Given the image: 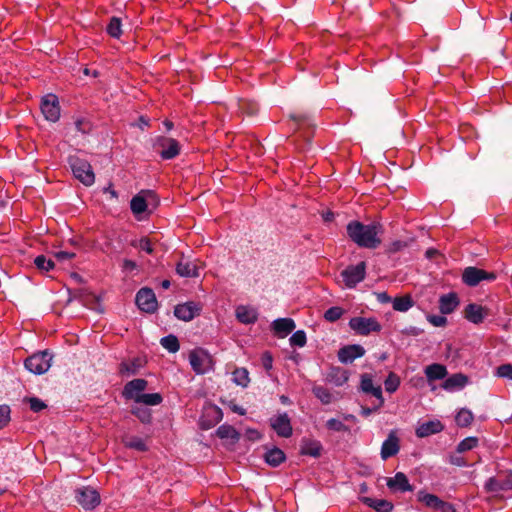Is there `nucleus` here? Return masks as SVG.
<instances>
[{
  "instance_id": "f257e3e1",
  "label": "nucleus",
  "mask_w": 512,
  "mask_h": 512,
  "mask_svg": "<svg viewBox=\"0 0 512 512\" xmlns=\"http://www.w3.org/2000/svg\"><path fill=\"white\" fill-rule=\"evenodd\" d=\"M382 233V226L379 223L368 225L360 221H351L347 224V235L359 247L375 249L381 244L379 234Z\"/></svg>"
},
{
  "instance_id": "f03ea898",
  "label": "nucleus",
  "mask_w": 512,
  "mask_h": 512,
  "mask_svg": "<svg viewBox=\"0 0 512 512\" xmlns=\"http://www.w3.org/2000/svg\"><path fill=\"white\" fill-rule=\"evenodd\" d=\"M484 489L493 498L503 499L505 493L512 492V471H501L490 477L485 482Z\"/></svg>"
},
{
  "instance_id": "7ed1b4c3",
  "label": "nucleus",
  "mask_w": 512,
  "mask_h": 512,
  "mask_svg": "<svg viewBox=\"0 0 512 512\" xmlns=\"http://www.w3.org/2000/svg\"><path fill=\"white\" fill-rule=\"evenodd\" d=\"M153 148L163 160L174 159L181 152V145L178 140L162 135L153 139Z\"/></svg>"
},
{
  "instance_id": "20e7f679",
  "label": "nucleus",
  "mask_w": 512,
  "mask_h": 512,
  "mask_svg": "<svg viewBox=\"0 0 512 512\" xmlns=\"http://www.w3.org/2000/svg\"><path fill=\"white\" fill-rule=\"evenodd\" d=\"M159 204V198L156 193L152 190H141L136 194L130 202V208L132 213L139 218L141 214L148 210L149 206L153 208Z\"/></svg>"
},
{
  "instance_id": "39448f33",
  "label": "nucleus",
  "mask_w": 512,
  "mask_h": 512,
  "mask_svg": "<svg viewBox=\"0 0 512 512\" xmlns=\"http://www.w3.org/2000/svg\"><path fill=\"white\" fill-rule=\"evenodd\" d=\"M189 362L197 374H205L213 370V357L203 348H196L189 353Z\"/></svg>"
},
{
  "instance_id": "423d86ee",
  "label": "nucleus",
  "mask_w": 512,
  "mask_h": 512,
  "mask_svg": "<svg viewBox=\"0 0 512 512\" xmlns=\"http://www.w3.org/2000/svg\"><path fill=\"white\" fill-rule=\"evenodd\" d=\"M70 166L74 176L84 185L90 186L95 181V176L91 165L83 159L71 158Z\"/></svg>"
},
{
  "instance_id": "0eeeda50",
  "label": "nucleus",
  "mask_w": 512,
  "mask_h": 512,
  "mask_svg": "<svg viewBox=\"0 0 512 512\" xmlns=\"http://www.w3.org/2000/svg\"><path fill=\"white\" fill-rule=\"evenodd\" d=\"M350 328L358 335L367 336L372 332H380L381 324L375 318L353 317L349 321Z\"/></svg>"
},
{
  "instance_id": "6e6552de",
  "label": "nucleus",
  "mask_w": 512,
  "mask_h": 512,
  "mask_svg": "<svg viewBox=\"0 0 512 512\" xmlns=\"http://www.w3.org/2000/svg\"><path fill=\"white\" fill-rule=\"evenodd\" d=\"M366 276V263L359 262L357 265H350L341 272V277L345 286L348 288L355 287L363 281Z\"/></svg>"
},
{
  "instance_id": "1a4fd4ad",
  "label": "nucleus",
  "mask_w": 512,
  "mask_h": 512,
  "mask_svg": "<svg viewBox=\"0 0 512 512\" xmlns=\"http://www.w3.org/2000/svg\"><path fill=\"white\" fill-rule=\"evenodd\" d=\"M51 359V355L47 351H43L28 357L25 360L24 365L34 374H43L50 368Z\"/></svg>"
},
{
  "instance_id": "9d476101",
  "label": "nucleus",
  "mask_w": 512,
  "mask_h": 512,
  "mask_svg": "<svg viewBox=\"0 0 512 512\" xmlns=\"http://www.w3.org/2000/svg\"><path fill=\"white\" fill-rule=\"evenodd\" d=\"M496 279V275L493 272H487L477 267H467L462 273V281L468 286H476L483 280L493 281Z\"/></svg>"
},
{
  "instance_id": "9b49d317",
  "label": "nucleus",
  "mask_w": 512,
  "mask_h": 512,
  "mask_svg": "<svg viewBox=\"0 0 512 512\" xmlns=\"http://www.w3.org/2000/svg\"><path fill=\"white\" fill-rule=\"evenodd\" d=\"M291 120L295 123V130L306 141H310L314 135L315 126L309 116L302 113H294L290 115Z\"/></svg>"
},
{
  "instance_id": "f8f14e48",
  "label": "nucleus",
  "mask_w": 512,
  "mask_h": 512,
  "mask_svg": "<svg viewBox=\"0 0 512 512\" xmlns=\"http://www.w3.org/2000/svg\"><path fill=\"white\" fill-rule=\"evenodd\" d=\"M75 497L84 509H94L100 503V495L92 487L78 488L75 491Z\"/></svg>"
},
{
  "instance_id": "ddd939ff",
  "label": "nucleus",
  "mask_w": 512,
  "mask_h": 512,
  "mask_svg": "<svg viewBox=\"0 0 512 512\" xmlns=\"http://www.w3.org/2000/svg\"><path fill=\"white\" fill-rule=\"evenodd\" d=\"M41 111L46 120L56 122L60 118V105L56 95L47 94L41 100Z\"/></svg>"
},
{
  "instance_id": "4468645a",
  "label": "nucleus",
  "mask_w": 512,
  "mask_h": 512,
  "mask_svg": "<svg viewBox=\"0 0 512 512\" xmlns=\"http://www.w3.org/2000/svg\"><path fill=\"white\" fill-rule=\"evenodd\" d=\"M135 301L138 308L144 312L153 313L157 309V300L150 288H141L136 294Z\"/></svg>"
},
{
  "instance_id": "2eb2a0df",
  "label": "nucleus",
  "mask_w": 512,
  "mask_h": 512,
  "mask_svg": "<svg viewBox=\"0 0 512 512\" xmlns=\"http://www.w3.org/2000/svg\"><path fill=\"white\" fill-rule=\"evenodd\" d=\"M202 311V305L198 302L189 301L183 304H178L174 308V315L182 321H191L195 316H198Z\"/></svg>"
},
{
  "instance_id": "dca6fc26",
  "label": "nucleus",
  "mask_w": 512,
  "mask_h": 512,
  "mask_svg": "<svg viewBox=\"0 0 512 512\" xmlns=\"http://www.w3.org/2000/svg\"><path fill=\"white\" fill-rule=\"evenodd\" d=\"M270 425L278 436L289 438L292 433V425L287 413H282L270 419Z\"/></svg>"
},
{
  "instance_id": "f3484780",
  "label": "nucleus",
  "mask_w": 512,
  "mask_h": 512,
  "mask_svg": "<svg viewBox=\"0 0 512 512\" xmlns=\"http://www.w3.org/2000/svg\"><path fill=\"white\" fill-rule=\"evenodd\" d=\"M386 485L393 493H405L413 491L408 477L403 472H397L393 477L387 478Z\"/></svg>"
},
{
  "instance_id": "a211bd4d",
  "label": "nucleus",
  "mask_w": 512,
  "mask_h": 512,
  "mask_svg": "<svg viewBox=\"0 0 512 512\" xmlns=\"http://www.w3.org/2000/svg\"><path fill=\"white\" fill-rule=\"evenodd\" d=\"M148 382L145 379L138 378L127 382L123 388L122 396L127 400H134L141 396L143 391L147 388Z\"/></svg>"
},
{
  "instance_id": "6ab92c4d",
  "label": "nucleus",
  "mask_w": 512,
  "mask_h": 512,
  "mask_svg": "<svg viewBox=\"0 0 512 512\" xmlns=\"http://www.w3.org/2000/svg\"><path fill=\"white\" fill-rule=\"evenodd\" d=\"M360 388L364 393L371 394L378 400V407H382L384 405L382 388L380 385L375 386L373 384V379L370 374L364 373L361 375Z\"/></svg>"
},
{
  "instance_id": "aec40b11",
  "label": "nucleus",
  "mask_w": 512,
  "mask_h": 512,
  "mask_svg": "<svg viewBox=\"0 0 512 512\" xmlns=\"http://www.w3.org/2000/svg\"><path fill=\"white\" fill-rule=\"evenodd\" d=\"M489 315V309L479 304L470 303L464 309V317L473 324H481Z\"/></svg>"
},
{
  "instance_id": "412c9836",
  "label": "nucleus",
  "mask_w": 512,
  "mask_h": 512,
  "mask_svg": "<svg viewBox=\"0 0 512 512\" xmlns=\"http://www.w3.org/2000/svg\"><path fill=\"white\" fill-rule=\"evenodd\" d=\"M400 450V440L395 430L391 431L381 447V458L387 460L395 456Z\"/></svg>"
},
{
  "instance_id": "4be33fe9",
  "label": "nucleus",
  "mask_w": 512,
  "mask_h": 512,
  "mask_svg": "<svg viewBox=\"0 0 512 512\" xmlns=\"http://www.w3.org/2000/svg\"><path fill=\"white\" fill-rule=\"evenodd\" d=\"M365 354V349L358 344L346 345L339 349L338 359L342 363H351L356 358L362 357Z\"/></svg>"
},
{
  "instance_id": "5701e85b",
  "label": "nucleus",
  "mask_w": 512,
  "mask_h": 512,
  "mask_svg": "<svg viewBox=\"0 0 512 512\" xmlns=\"http://www.w3.org/2000/svg\"><path fill=\"white\" fill-rule=\"evenodd\" d=\"M295 329V322L291 318H279L272 322V330L279 338H284Z\"/></svg>"
},
{
  "instance_id": "b1692460",
  "label": "nucleus",
  "mask_w": 512,
  "mask_h": 512,
  "mask_svg": "<svg viewBox=\"0 0 512 512\" xmlns=\"http://www.w3.org/2000/svg\"><path fill=\"white\" fill-rule=\"evenodd\" d=\"M144 361L139 358H133L131 360L122 361L118 367V373L121 376L135 375L144 366Z\"/></svg>"
},
{
  "instance_id": "393cba45",
  "label": "nucleus",
  "mask_w": 512,
  "mask_h": 512,
  "mask_svg": "<svg viewBox=\"0 0 512 512\" xmlns=\"http://www.w3.org/2000/svg\"><path fill=\"white\" fill-rule=\"evenodd\" d=\"M199 266L195 261L182 258L176 265V272L181 277H198Z\"/></svg>"
},
{
  "instance_id": "a878e982",
  "label": "nucleus",
  "mask_w": 512,
  "mask_h": 512,
  "mask_svg": "<svg viewBox=\"0 0 512 512\" xmlns=\"http://www.w3.org/2000/svg\"><path fill=\"white\" fill-rule=\"evenodd\" d=\"M443 429L444 425L439 420L427 421L425 423H422L416 429V435L419 438H424L433 434L440 433L441 431H443Z\"/></svg>"
},
{
  "instance_id": "bb28decb",
  "label": "nucleus",
  "mask_w": 512,
  "mask_h": 512,
  "mask_svg": "<svg viewBox=\"0 0 512 512\" xmlns=\"http://www.w3.org/2000/svg\"><path fill=\"white\" fill-rule=\"evenodd\" d=\"M459 305V299L456 293L444 294L439 299V310L442 314L452 313Z\"/></svg>"
},
{
  "instance_id": "cd10ccee",
  "label": "nucleus",
  "mask_w": 512,
  "mask_h": 512,
  "mask_svg": "<svg viewBox=\"0 0 512 512\" xmlns=\"http://www.w3.org/2000/svg\"><path fill=\"white\" fill-rule=\"evenodd\" d=\"M204 417H210L211 419L205 420L203 418L201 420V428L209 429L218 424L222 420L223 413L222 410L217 406H212L206 410Z\"/></svg>"
},
{
  "instance_id": "c85d7f7f",
  "label": "nucleus",
  "mask_w": 512,
  "mask_h": 512,
  "mask_svg": "<svg viewBox=\"0 0 512 512\" xmlns=\"http://www.w3.org/2000/svg\"><path fill=\"white\" fill-rule=\"evenodd\" d=\"M349 375L346 370L341 367H332L327 373V381L336 386H342L348 381Z\"/></svg>"
},
{
  "instance_id": "c756f323",
  "label": "nucleus",
  "mask_w": 512,
  "mask_h": 512,
  "mask_svg": "<svg viewBox=\"0 0 512 512\" xmlns=\"http://www.w3.org/2000/svg\"><path fill=\"white\" fill-rule=\"evenodd\" d=\"M468 382L467 376L457 373L453 374L452 376L448 377L442 384V387L445 390L453 391L456 389L463 388Z\"/></svg>"
},
{
  "instance_id": "7c9ffc66",
  "label": "nucleus",
  "mask_w": 512,
  "mask_h": 512,
  "mask_svg": "<svg viewBox=\"0 0 512 512\" xmlns=\"http://www.w3.org/2000/svg\"><path fill=\"white\" fill-rule=\"evenodd\" d=\"M447 373V368L444 365L438 363L428 365L425 368V375L428 381L444 379Z\"/></svg>"
},
{
  "instance_id": "2f4dec72",
  "label": "nucleus",
  "mask_w": 512,
  "mask_h": 512,
  "mask_svg": "<svg viewBox=\"0 0 512 512\" xmlns=\"http://www.w3.org/2000/svg\"><path fill=\"white\" fill-rule=\"evenodd\" d=\"M236 317L243 324H252L257 320V313L254 309L246 306H238L236 308Z\"/></svg>"
},
{
  "instance_id": "473e14b6",
  "label": "nucleus",
  "mask_w": 512,
  "mask_h": 512,
  "mask_svg": "<svg viewBox=\"0 0 512 512\" xmlns=\"http://www.w3.org/2000/svg\"><path fill=\"white\" fill-rule=\"evenodd\" d=\"M322 445L317 440H304L301 446V454L319 457L321 455Z\"/></svg>"
},
{
  "instance_id": "72a5a7b5",
  "label": "nucleus",
  "mask_w": 512,
  "mask_h": 512,
  "mask_svg": "<svg viewBox=\"0 0 512 512\" xmlns=\"http://www.w3.org/2000/svg\"><path fill=\"white\" fill-rule=\"evenodd\" d=\"M363 503L374 508L377 512H391L393 504L387 500H376L369 497L363 498Z\"/></svg>"
},
{
  "instance_id": "f704fd0d",
  "label": "nucleus",
  "mask_w": 512,
  "mask_h": 512,
  "mask_svg": "<svg viewBox=\"0 0 512 512\" xmlns=\"http://www.w3.org/2000/svg\"><path fill=\"white\" fill-rule=\"evenodd\" d=\"M265 461L273 467L279 466L286 459L284 452L279 448H273L265 453Z\"/></svg>"
},
{
  "instance_id": "c9c22d12",
  "label": "nucleus",
  "mask_w": 512,
  "mask_h": 512,
  "mask_svg": "<svg viewBox=\"0 0 512 512\" xmlns=\"http://www.w3.org/2000/svg\"><path fill=\"white\" fill-rule=\"evenodd\" d=\"M122 442L126 448L134 449L140 452H145L148 450V446L144 440L137 436L124 437Z\"/></svg>"
},
{
  "instance_id": "e433bc0d",
  "label": "nucleus",
  "mask_w": 512,
  "mask_h": 512,
  "mask_svg": "<svg viewBox=\"0 0 512 512\" xmlns=\"http://www.w3.org/2000/svg\"><path fill=\"white\" fill-rule=\"evenodd\" d=\"M232 381L243 388H246L250 383L249 372L246 368H236L232 372Z\"/></svg>"
},
{
  "instance_id": "4c0bfd02",
  "label": "nucleus",
  "mask_w": 512,
  "mask_h": 512,
  "mask_svg": "<svg viewBox=\"0 0 512 512\" xmlns=\"http://www.w3.org/2000/svg\"><path fill=\"white\" fill-rule=\"evenodd\" d=\"M216 434L221 439H232L233 441H238L240 438V434L237 432V430L228 424L219 426Z\"/></svg>"
},
{
  "instance_id": "58836bf2",
  "label": "nucleus",
  "mask_w": 512,
  "mask_h": 512,
  "mask_svg": "<svg viewBox=\"0 0 512 512\" xmlns=\"http://www.w3.org/2000/svg\"><path fill=\"white\" fill-rule=\"evenodd\" d=\"M414 301L410 295L396 297L393 300V309L399 312H406L413 307Z\"/></svg>"
},
{
  "instance_id": "ea45409f",
  "label": "nucleus",
  "mask_w": 512,
  "mask_h": 512,
  "mask_svg": "<svg viewBox=\"0 0 512 512\" xmlns=\"http://www.w3.org/2000/svg\"><path fill=\"white\" fill-rule=\"evenodd\" d=\"M106 32L110 37L119 39L122 35V23L119 17H112L106 27Z\"/></svg>"
},
{
  "instance_id": "a19ab883",
  "label": "nucleus",
  "mask_w": 512,
  "mask_h": 512,
  "mask_svg": "<svg viewBox=\"0 0 512 512\" xmlns=\"http://www.w3.org/2000/svg\"><path fill=\"white\" fill-rule=\"evenodd\" d=\"M163 397L160 393L142 394L136 398V403H142L148 406H156L161 404Z\"/></svg>"
},
{
  "instance_id": "79ce46f5",
  "label": "nucleus",
  "mask_w": 512,
  "mask_h": 512,
  "mask_svg": "<svg viewBox=\"0 0 512 512\" xmlns=\"http://www.w3.org/2000/svg\"><path fill=\"white\" fill-rule=\"evenodd\" d=\"M474 420L472 412L468 409L462 408L456 415L455 421L459 427H468Z\"/></svg>"
},
{
  "instance_id": "37998d69",
  "label": "nucleus",
  "mask_w": 512,
  "mask_h": 512,
  "mask_svg": "<svg viewBox=\"0 0 512 512\" xmlns=\"http://www.w3.org/2000/svg\"><path fill=\"white\" fill-rule=\"evenodd\" d=\"M160 344L171 353H176L180 349L178 338L172 334L161 338Z\"/></svg>"
},
{
  "instance_id": "c03bdc74",
  "label": "nucleus",
  "mask_w": 512,
  "mask_h": 512,
  "mask_svg": "<svg viewBox=\"0 0 512 512\" xmlns=\"http://www.w3.org/2000/svg\"><path fill=\"white\" fill-rule=\"evenodd\" d=\"M417 499L419 502L423 503L426 507L434 510L440 498L434 494H429L424 491H419L417 494Z\"/></svg>"
},
{
  "instance_id": "a18cd8bd",
  "label": "nucleus",
  "mask_w": 512,
  "mask_h": 512,
  "mask_svg": "<svg viewBox=\"0 0 512 512\" xmlns=\"http://www.w3.org/2000/svg\"><path fill=\"white\" fill-rule=\"evenodd\" d=\"M312 392L323 404H329L332 401V394L323 386H314Z\"/></svg>"
},
{
  "instance_id": "49530a36",
  "label": "nucleus",
  "mask_w": 512,
  "mask_h": 512,
  "mask_svg": "<svg viewBox=\"0 0 512 512\" xmlns=\"http://www.w3.org/2000/svg\"><path fill=\"white\" fill-rule=\"evenodd\" d=\"M384 385L387 392L394 393L400 386V377L396 373L390 372L384 381Z\"/></svg>"
},
{
  "instance_id": "de8ad7c7",
  "label": "nucleus",
  "mask_w": 512,
  "mask_h": 512,
  "mask_svg": "<svg viewBox=\"0 0 512 512\" xmlns=\"http://www.w3.org/2000/svg\"><path fill=\"white\" fill-rule=\"evenodd\" d=\"M131 413L144 424H148L152 420L151 411L148 408L133 407Z\"/></svg>"
},
{
  "instance_id": "09e8293b",
  "label": "nucleus",
  "mask_w": 512,
  "mask_h": 512,
  "mask_svg": "<svg viewBox=\"0 0 512 512\" xmlns=\"http://www.w3.org/2000/svg\"><path fill=\"white\" fill-rule=\"evenodd\" d=\"M344 314V309L339 306H333L327 309L324 313V319L328 322H336Z\"/></svg>"
},
{
  "instance_id": "8fccbe9b",
  "label": "nucleus",
  "mask_w": 512,
  "mask_h": 512,
  "mask_svg": "<svg viewBox=\"0 0 512 512\" xmlns=\"http://www.w3.org/2000/svg\"><path fill=\"white\" fill-rule=\"evenodd\" d=\"M34 264L37 269L41 271H50L54 268V262L51 259H47L44 255H39L35 258Z\"/></svg>"
},
{
  "instance_id": "3c124183",
  "label": "nucleus",
  "mask_w": 512,
  "mask_h": 512,
  "mask_svg": "<svg viewBox=\"0 0 512 512\" xmlns=\"http://www.w3.org/2000/svg\"><path fill=\"white\" fill-rule=\"evenodd\" d=\"M478 444L476 437H467L463 439L457 446V452L463 453L474 449Z\"/></svg>"
},
{
  "instance_id": "603ef678",
  "label": "nucleus",
  "mask_w": 512,
  "mask_h": 512,
  "mask_svg": "<svg viewBox=\"0 0 512 512\" xmlns=\"http://www.w3.org/2000/svg\"><path fill=\"white\" fill-rule=\"evenodd\" d=\"M131 245L139 248L142 251H145L148 254H153L154 252L152 242L148 237H142L138 241H133Z\"/></svg>"
},
{
  "instance_id": "864d4df0",
  "label": "nucleus",
  "mask_w": 512,
  "mask_h": 512,
  "mask_svg": "<svg viewBox=\"0 0 512 512\" xmlns=\"http://www.w3.org/2000/svg\"><path fill=\"white\" fill-rule=\"evenodd\" d=\"M306 342H307V338H306V334L303 330L296 331L290 337V344L292 346L303 347L306 345Z\"/></svg>"
},
{
  "instance_id": "5fc2aeb1",
  "label": "nucleus",
  "mask_w": 512,
  "mask_h": 512,
  "mask_svg": "<svg viewBox=\"0 0 512 512\" xmlns=\"http://www.w3.org/2000/svg\"><path fill=\"white\" fill-rule=\"evenodd\" d=\"M28 402H29V405H30V409L33 412H40V411L44 410L47 407V405L41 399H39L37 397L29 398Z\"/></svg>"
},
{
  "instance_id": "6e6d98bb",
  "label": "nucleus",
  "mask_w": 512,
  "mask_h": 512,
  "mask_svg": "<svg viewBox=\"0 0 512 512\" xmlns=\"http://www.w3.org/2000/svg\"><path fill=\"white\" fill-rule=\"evenodd\" d=\"M326 426L328 429L330 430H333V431H337V432H341V431H346L347 430V427L344 423H342L340 420H337V419H329L327 422H326Z\"/></svg>"
},
{
  "instance_id": "4d7b16f0",
  "label": "nucleus",
  "mask_w": 512,
  "mask_h": 512,
  "mask_svg": "<svg viewBox=\"0 0 512 512\" xmlns=\"http://www.w3.org/2000/svg\"><path fill=\"white\" fill-rule=\"evenodd\" d=\"M497 376L512 380V365L502 364L497 368Z\"/></svg>"
},
{
  "instance_id": "13d9d810",
  "label": "nucleus",
  "mask_w": 512,
  "mask_h": 512,
  "mask_svg": "<svg viewBox=\"0 0 512 512\" xmlns=\"http://www.w3.org/2000/svg\"><path fill=\"white\" fill-rule=\"evenodd\" d=\"M261 364L263 368L269 372L273 367V356L269 351H265L261 356Z\"/></svg>"
},
{
  "instance_id": "bf43d9fd",
  "label": "nucleus",
  "mask_w": 512,
  "mask_h": 512,
  "mask_svg": "<svg viewBox=\"0 0 512 512\" xmlns=\"http://www.w3.org/2000/svg\"><path fill=\"white\" fill-rule=\"evenodd\" d=\"M10 408L7 405H0V429L9 422Z\"/></svg>"
},
{
  "instance_id": "052dcab7",
  "label": "nucleus",
  "mask_w": 512,
  "mask_h": 512,
  "mask_svg": "<svg viewBox=\"0 0 512 512\" xmlns=\"http://www.w3.org/2000/svg\"><path fill=\"white\" fill-rule=\"evenodd\" d=\"M434 511H439V512H456V509H455L453 504L439 499V501H438Z\"/></svg>"
},
{
  "instance_id": "680f3d73",
  "label": "nucleus",
  "mask_w": 512,
  "mask_h": 512,
  "mask_svg": "<svg viewBox=\"0 0 512 512\" xmlns=\"http://www.w3.org/2000/svg\"><path fill=\"white\" fill-rule=\"evenodd\" d=\"M427 320L435 327H442L447 323L446 317L440 315H428Z\"/></svg>"
},
{
  "instance_id": "e2e57ef3",
  "label": "nucleus",
  "mask_w": 512,
  "mask_h": 512,
  "mask_svg": "<svg viewBox=\"0 0 512 512\" xmlns=\"http://www.w3.org/2000/svg\"><path fill=\"white\" fill-rule=\"evenodd\" d=\"M407 242L405 241H402V240H396V241H393L390 245H389V252L391 253H396L398 251H401L402 249H404L405 247H407Z\"/></svg>"
},
{
  "instance_id": "0e129e2a",
  "label": "nucleus",
  "mask_w": 512,
  "mask_h": 512,
  "mask_svg": "<svg viewBox=\"0 0 512 512\" xmlns=\"http://www.w3.org/2000/svg\"><path fill=\"white\" fill-rule=\"evenodd\" d=\"M76 256L75 253L73 252H67V251H59V252H56L55 253V257L58 259V260H67V259H72Z\"/></svg>"
},
{
  "instance_id": "69168bd1",
  "label": "nucleus",
  "mask_w": 512,
  "mask_h": 512,
  "mask_svg": "<svg viewBox=\"0 0 512 512\" xmlns=\"http://www.w3.org/2000/svg\"><path fill=\"white\" fill-rule=\"evenodd\" d=\"M380 407H378V402L373 407H362L361 415L364 417L370 416L373 412H376Z\"/></svg>"
},
{
  "instance_id": "338daca9",
  "label": "nucleus",
  "mask_w": 512,
  "mask_h": 512,
  "mask_svg": "<svg viewBox=\"0 0 512 512\" xmlns=\"http://www.w3.org/2000/svg\"><path fill=\"white\" fill-rule=\"evenodd\" d=\"M450 463L456 466H466L467 462L461 456H451Z\"/></svg>"
},
{
  "instance_id": "774afa93",
  "label": "nucleus",
  "mask_w": 512,
  "mask_h": 512,
  "mask_svg": "<svg viewBox=\"0 0 512 512\" xmlns=\"http://www.w3.org/2000/svg\"><path fill=\"white\" fill-rule=\"evenodd\" d=\"M122 267L126 271H133V270H135L137 268V264L134 261H132V260L125 259L123 261Z\"/></svg>"
}]
</instances>
